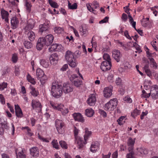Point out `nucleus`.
Wrapping results in <instances>:
<instances>
[{
	"instance_id": "nucleus-1",
	"label": "nucleus",
	"mask_w": 158,
	"mask_h": 158,
	"mask_svg": "<svg viewBox=\"0 0 158 158\" xmlns=\"http://www.w3.org/2000/svg\"><path fill=\"white\" fill-rule=\"evenodd\" d=\"M62 86L56 83H53L51 87V93L55 98H58L60 97L62 94Z\"/></svg>"
},
{
	"instance_id": "nucleus-2",
	"label": "nucleus",
	"mask_w": 158,
	"mask_h": 158,
	"mask_svg": "<svg viewBox=\"0 0 158 158\" xmlns=\"http://www.w3.org/2000/svg\"><path fill=\"white\" fill-rule=\"evenodd\" d=\"M65 57L69 65L72 68L76 67L77 64L74 57L73 53L70 51L68 50L65 53Z\"/></svg>"
},
{
	"instance_id": "nucleus-3",
	"label": "nucleus",
	"mask_w": 158,
	"mask_h": 158,
	"mask_svg": "<svg viewBox=\"0 0 158 158\" xmlns=\"http://www.w3.org/2000/svg\"><path fill=\"white\" fill-rule=\"evenodd\" d=\"M118 104L117 99L116 98L111 99L104 106L106 110L110 111L115 109Z\"/></svg>"
},
{
	"instance_id": "nucleus-4",
	"label": "nucleus",
	"mask_w": 158,
	"mask_h": 158,
	"mask_svg": "<svg viewBox=\"0 0 158 158\" xmlns=\"http://www.w3.org/2000/svg\"><path fill=\"white\" fill-rule=\"evenodd\" d=\"M74 131L76 139L75 142L77 143V147L79 149H81L84 147L85 143L84 142L82 138L78 136V130L75 127Z\"/></svg>"
},
{
	"instance_id": "nucleus-5",
	"label": "nucleus",
	"mask_w": 158,
	"mask_h": 158,
	"mask_svg": "<svg viewBox=\"0 0 158 158\" xmlns=\"http://www.w3.org/2000/svg\"><path fill=\"white\" fill-rule=\"evenodd\" d=\"M70 81L77 87H80L82 84V81L76 74L72 75L70 77Z\"/></svg>"
},
{
	"instance_id": "nucleus-6",
	"label": "nucleus",
	"mask_w": 158,
	"mask_h": 158,
	"mask_svg": "<svg viewBox=\"0 0 158 158\" xmlns=\"http://www.w3.org/2000/svg\"><path fill=\"white\" fill-rule=\"evenodd\" d=\"M150 94L153 99L158 98V86L156 85L152 86L151 88Z\"/></svg>"
},
{
	"instance_id": "nucleus-7",
	"label": "nucleus",
	"mask_w": 158,
	"mask_h": 158,
	"mask_svg": "<svg viewBox=\"0 0 158 158\" xmlns=\"http://www.w3.org/2000/svg\"><path fill=\"white\" fill-rule=\"evenodd\" d=\"M111 65V61H104L102 63L101 69L103 71L109 70L110 69Z\"/></svg>"
},
{
	"instance_id": "nucleus-8",
	"label": "nucleus",
	"mask_w": 158,
	"mask_h": 158,
	"mask_svg": "<svg viewBox=\"0 0 158 158\" xmlns=\"http://www.w3.org/2000/svg\"><path fill=\"white\" fill-rule=\"evenodd\" d=\"M55 126L58 133L62 134L63 132V127L64 126V123L62 121L56 119L55 122Z\"/></svg>"
},
{
	"instance_id": "nucleus-9",
	"label": "nucleus",
	"mask_w": 158,
	"mask_h": 158,
	"mask_svg": "<svg viewBox=\"0 0 158 158\" xmlns=\"http://www.w3.org/2000/svg\"><path fill=\"white\" fill-rule=\"evenodd\" d=\"M43 39L45 45L46 46H48L51 44L53 42L54 40V37L52 35L49 34L46 36L45 37H42Z\"/></svg>"
},
{
	"instance_id": "nucleus-10",
	"label": "nucleus",
	"mask_w": 158,
	"mask_h": 158,
	"mask_svg": "<svg viewBox=\"0 0 158 158\" xmlns=\"http://www.w3.org/2000/svg\"><path fill=\"white\" fill-rule=\"evenodd\" d=\"M62 90L65 94L69 93L72 92L73 88L72 86L69 83H64L62 87Z\"/></svg>"
},
{
	"instance_id": "nucleus-11",
	"label": "nucleus",
	"mask_w": 158,
	"mask_h": 158,
	"mask_svg": "<svg viewBox=\"0 0 158 158\" xmlns=\"http://www.w3.org/2000/svg\"><path fill=\"white\" fill-rule=\"evenodd\" d=\"M35 22L33 19H29L27 22L26 26L24 28L25 32H27L28 31H31L34 27Z\"/></svg>"
},
{
	"instance_id": "nucleus-12",
	"label": "nucleus",
	"mask_w": 158,
	"mask_h": 158,
	"mask_svg": "<svg viewBox=\"0 0 158 158\" xmlns=\"http://www.w3.org/2000/svg\"><path fill=\"white\" fill-rule=\"evenodd\" d=\"M96 100L95 95L94 94H91L89 96L87 101L88 104L91 106H94Z\"/></svg>"
},
{
	"instance_id": "nucleus-13",
	"label": "nucleus",
	"mask_w": 158,
	"mask_h": 158,
	"mask_svg": "<svg viewBox=\"0 0 158 158\" xmlns=\"http://www.w3.org/2000/svg\"><path fill=\"white\" fill-rule=\"evenodd\" d=\"M112 56L114 59L118 62L120 61V59L122 56L119 51L117 50H114L112 52Z\"/></svg>"
},
{
	"instance_id": "nucleus-14",
	"label": "nucleus",
	"mask_w": 158,
	"mask_h": 158,
	"mask_svg": "<svg viewBox=\"0 0 158 158\" xmlns=\"http://www.w3.org/2000/svg\"><path fill=\"white\" fill-rule=\"evenodd\" d=\"M112 87L105 88L103 92L104 96L107 98L110 97L112 94Z\"/></svg>"
},
{
	"instance_id": "nucleus-15",
	"label": "nucleus",
	"mask_w": 158,
	"mask_h": 158,
	"mask_svg": "<svg viewBox=\"0 0 158 158\" xmlns=\"http://www.w3.org/2000/svg\"><path fill=\"white\" fill-rule=\"evenodd\" d=\"M73 115L75 121L81 123H83L85 121V119L80 113H74Z\"/></svg>"
},
{
	"instance_id": "nucleus-16",
	"label": "nucleus",
	"mask_w": 158,
	"mask_h": 158,
	"mask_svg": "<svg viewBox=\"0 0 158 158\" xmlns=\"http://www.w3.org/2000/svg\"><path fill=\"white\" fill-rule=\"evenodd\" d=\"M48 24L44 23L43 24L40 25L39 26V32L43 35V33H44L45 31H48Z\"/></svg>"
},
{
	"instance_id": "nucleus-17",
	"label": "nucleus",
	"mask_w": 158,
	"mask_h": 158,
	"mask_svg": "<svg viewBox=\"0 0 158 158\" xmlns=\"http://www.w3.org/2000/svg\"><path fill=\"white\" fill-rule=\"evenodd\" d=\"M10 21L12 28L13 29H14L17 27L19 23L18 18L15 17H14L11 19Z\"/></svg>"
},
{
	"instance_id": "nucleus-18",
	"label": "nucleus",
	"mask_w": 158,
	"mask_h": 158,
	"mask_svg": "<svg viewBox=\"0 0 158 158\" xmlns=\"http://www.w3.org/2000/svg\"><path fill=\"white\" fill-rule=\"evenodd\" d=\"M31 106L32 107V110L35 109H41L42 106L41 103L38 101L35 100H33L31 101Z\"/></svg>"
},
{
	"instance_id": "nucleus-19",
	"label": "nucleus",
	"mask_w": 158,
	"mask_h": 158,
	"mask_svg": "<svg viewBox=\"0 0 158 158\" xmlns=\"http://www.w3.org/2000/svg\"><path fill=\"white\" fill-rule=\"evenodd\" d=\"M31 155L33 157H37L38 156L39 152L38 148L36 147H33L30 149Z\"/></svg>"
},
{
	"instance_id": "nucleus-20",
	"label": "nucleus",
	"mask_w": 158,
	"mask_h": 158,
	"mask_svg": "<svg viewBox=\"0 0 158 158\" xmlns=\"http://www.w3.org/2000/svg\"><path fill=\"white\" fill-rule=\"evenodd\" d=\"M44 45H45V43L42 37L39 38L37 43V49L38 50H40L42 49Z\"/></svg>"
},
{
	"instance_id": "nucleus-21",
	"label": "nucleus",
	"mask_w": 158,
	"mask_h": 158,
	"mask_svg": "<svg viewBox=\"0 0 158 158\" xmlns=\"http://www.w3.org/2000/svg\"><path fill=\"white\" fill-rule=\"evenodd\" d=\"M99 143L97 141L93 143L91 145L90 150L93 152H95L99 148Z\"/></svg>"
},
{
	"instance_id": "nucleus-22",
	"label": "nucleus",
	"mask_w": 158,
	"mask_h": 158,
	"mask_svg": "<svg viewBox=\"0 0 158 158\" xmlns=\"http://www.w3.org/2000/svg\"><path fill=\"white\" fill-rule=\"evenodd\" d=\"M1 14L2 19H5L6 22L8 23V15L9 13L7 11L4 10L2 9L1 11Z\"/></svg>"
},
{
	"instance_id": "nucleus-23",
	"label": "nucleus",
	"mask_w": 158,
	"mask_h": 158,
	"mask_svg": "<svg viewBox=\"0 0 158 158\" xmlns=\"http://www.w3.org/2000/svg\"><path fill=\"white\" fill-rule=\"evenodd\" d=\"M25 34H27V38L30 41H33L35 40V35L33 31H29L25 33Z\"/></svg>"
},
{
	"instance_id": "nucleus-24",
	"label": "nucleus",
	"mask_w": 158,
	"mask_h": 158,
	"mask_svg": "<svg viewBox=\"0 0 158 158\" xmlns=\"http://www.w3.org/2000/svg\"><path fill=\"white\" fill-rule=\"evenodd\" d=\"M58 59V55L56 53L52 54L49 58L51 63H52V62H54L56 64V63Z\"/></svg>"
},
{
	"instance_id": "nucleus-25",
	"label": "nucleus",
	"mask_w": 158,
	"mask_h": 158,
	"mask_svg": "<svg viewBox=\"0 0 158 158\" xmlns=\"http://www.w3.org/2000/svg\"><path fill=\"white\" fill-rule=\"evenodd\" d=\"M137 150L139 152V155L140 156L145 155L148 153V150L144 148H137Z\"/></svg>"
},
{
	"instance_id": "nucleus-26",
	"label": "nucleus",
	"mask_w": 158,
	"mask_h": 158,
	"mask_svg": "<svg viewBox=\"0 0 158 158\" xmlns=\"http://www.w3.org/2000/svg\"><path fill=\"white\" fill-rule=\"evenodd\" d=\"M128 150L129 152V153L127 154V158H129V156L131 157L133 156L134 154V146H128Z\"/></svg>"
},
{
	"instance_id": "nucleus-27",
	"label": "nucleus",
	"mask_w": 158,
	"mask_h": 158,
	"mask_svg": "<svg viewBox=\"0 0 158 158\" xmlns=\"http://www.w3.org/2000/svg\"><path fill=\"white\" fill-rule=\"evenodd\" d=\"M32 41H29L27 40H25L23 42V45L27 49L31 48L33 46Z\"/></svg>"
},
{
	"instance_id": "nucleus-28",
	"label": "nucleus",
	"mask_w": 158,
	"mask_h": 158,
	"mask_svg": "<svg viewBox=\"0 0 158 158\" xmlns=\"http://www.w3.org/2000/svg\"><path fill=\"white\" fill-rule=\"evenodd\" d=\"M85 134L84 136V138L85 141L84 142L85 143V144L86 143V141L88 139L89 137L91 135V132L88 131V128H86L85 129Z\"/></svg>"
},
{
	"instance_id": "nucleus-29",
	"label": "nucleus",
	"mask_w": 158,
	"mask_h": 158,
	"mask_svg": "<svg viewBox=\"0 0 158 158\" xmlns=\"http://www.w3.org/2000/svg\"><path fill=\"white\" fill-rule=\"evenodd\" d=\"M30 88L31 89L30 92L31 95L34 97H37L39 94L38 91L32 86H30Z\"/></svg>"
},
{
	"instance_id": "nucleus-30",
	"label": "nucleus",
	"mask_w": 158,
	"mask_h": 158,
	"mask_svg": "<svg viewBox=\"0 0 158 158\" xmlns=\"http://www.w3.org/2000/svg\"><path fill=\"white\" fill-rule=\"evenodd\" d=\"M85 115L88 117H91L94 114V111L91 108L85 110Z\"/></svg>"
},
{
	"instance_id": "nucleus-31",
	"label": "nucleus",
	"mask_w": 158,
	"mask_h": 158,
	"mask_svg": "<svg viewBox=\"0 0 158 158\" xmlns=\"http://www.w3.org/2000/svg\"><path fill=\"white\" fill-rule=\"evenodd\" d=\"M50 104L52 107L54 109L58 110H61V106H62V105L60 104L56 105L52 102H50Z\"/></svg>"
},
{
	"instance_id": "nucleus-32",
	"label": "nucleus",
	"mask_w": 158,
	"mask_h": 158,
	"mask_svg": "<svg viewBox=\"0 0 158 158\" xmlns=\"http://www.w3.org/2000/svg\"><path fill=\"white\" fill-rule=\"evenodd\" d=\"M40 63L43 67L47 68H48L49 65L48 61L44 59H41L40 60Z\"/></svg>"
},
{
	"instance_id": "nucleus-33",
	"label": "nucleus",
	"mask_w": 158,
	"mask_h": 158,
	"mask_svg": "<svg viewBox=\"0 0 158 158\" xmlns=\"http://www.w3.org/2000/svg\"><path fill=\"white\" fill-rule=\"evenodd\" d=\"M68 8L70 10L76 9L77 8V5L76 3H74L72 5L69 1H68Z\"/></svg>"
},
{
	"instance_id": "nucleus-34",
	"label": "nucleus",
	"mask_w": 158,
	"mask_h": 158,
	"mask_svg": "<svg viewBox=\"0 0 158 158\" xmlns=\"http://www.w3.org/2000/svg\"><path fill=\"white\" fill-rule=\"evenodd\" d=\"M44 74V72L40 69H38L36 70V75L37 78L41 77Z\"/></svg>"
},
{
	"instance_id": "nucleus-35",
	"label": "nucleus",
	"mask_w": 158,
	"mask_h": 158,
	"mask_svg": "<svg viewBox=\"0 0 158 158\" xmlns=\"http://www.w3.org/2000/svg\"><path fill=\"white\" fill-rule=\"evenodd\" d=\"M140 113V111L137 109H135L131 112V115L133 118H135L136 116L139 114Z\"/></svg>"
},
{
	"instance_id": "nucleus-36",
	"label": "nucleus",
	"mask_w": 158,
	"mask_h": 158,
	"mask_svg": "<svg viewBox=\"0 0 158 158\" xmlns=\"http://www.w3.org/2000/svg\"><path fill=\"white\" fill-rule=\"evenodd\" d=\"M48 2L50 5L54 8H58L59 6L57 3L55 2H53L52 0H48Z\"/></svg>"
},
{
	"instance_id": "nucleus-37",
	"label": "nucleus",
	"mask_w": 158,
	"mask_h": 158,
	"mask_svg": "<svg viewBox=\"0 0 158 158\" xmlns=\"http://www.w3.org/2000/svg\"><path fill=\"white\" fill-rule=\"evenodd\" d=\"M59 144L62 148L64 149L68 148V145L66 142L64 140L59 141Z\"/></svg>"
},
{
	"instance_id": "nucleus-38",
	"label": "nucleus",
	"mask_w": 158,
	"mask_h": 158,
	"mask_svg": "<svg viewBox=\"0 0 158 158\" xmlns=\"http://www.w3.org/2000/svg\"><path fill=\"white\" fill-rule=\"evenodd\" d=\"M27 78L28 81L32 84L35 85L36 83V82L35 81L34 78H32L29 74H28Z\"/></svg>"
},
{
	"instance_id": "nucleus-39",
	"label": "nucleus",
	"mask_w": 158,
	"mask_h": 158,
	"mask_svg": "<svg viewBox=\"0 0 158 158\" xmlns=\"http://www.w3.org/2000/svg\"><path fill=\"white\" fill-rule=\"evenodd\" d=\"M54 31L56 33L60 34L63 31L64 28L59 27H55Z\"/></svg>"
},
{
	"instance_id": "nucleus-40",
	"label": "nucleus",
	"mask_w": 158,
	"mask_h": 158,
	"mask_svg": "<svg viewBox=\"0 0 158 158\" xmlns=\"http://www.w3.org/2000/svg\"><path fill=\"white\" fill-rule=\"evenodd\" d=\"M25 6L26 7V10L28 12L30 13L31 11L32 5L31 3L26 1V2Z\"/></svg>"
},
{
	"instance_id": "nucleus-41",
	"label": "nucleus",
	"mask_w": 158,
	"mask_h": 158,
	"mask_svg": "<svg viewBox=\"0 0 158 158\" xmlns=\"http://www.w3.org/2000/svg\"><path fill=\"white\" fill-rule=\"evenodd\" d=\"M52 144L54 148L56 149H59L58 143L57 140H53L52 142Z\"/></svg>"
},
{
	"instance_id": "nucleus-42",
	"label": "nucleus",
	"mask_w": 158,
	"mask_h": 158,
	"mask_svg": "<svg viewBox=\"0 0 158 158\" xmlns=\"http://www.w3.org/2000/svg\"><path fill=\"white\" fill-rule=\"evenodd\" d=\"M38 78V79H40V80L41 84L43 85L45 83V82L47 80V77L45 74L42 76L41 77H39Z\"/></svg>"
},
{
	"instance_id": "nucleus-43",
	"label": "nucleus",
	"mask_w": 158,
	"mask_h": 158,
	"mask_svg": "<svg viewBox=\"0 0 158 158\" xmlns=\"http://www.w3.org/2000/svg\"><path fill=\"white\" fill-rule=\"evenodd\" d=\"M133 46L135 47L137 51H135V52L137 53L138 52L139 53H140L142 51L141 50V49L139 45L136 43L135 42L133 44Z\"/></svg>"
},
{
	"instance_id": "nucleus-44",
	"label": "nucleus",
	"mask_w": 158,
	"mask_h": 158,
	"mask_svg": "<svg viewBox=\"0 0 158 158\" xmlns=\"http://www.w3.org/2000/svg\"><path fill=\"white\" fill-rule=\"evenodd\" d=\"M10 70L9 68L7 67H5L2 71V76H5L7 73L10 72Z\"/></svg>"
},
{
	"instance_id": "nucleus-45",
	"label": "nucleus",
	"mask_w": 158,
	"mask_h": 158,
	"mask_svg": "<svg viewBox=\"0 0 158 158\" xmlns=\"http://www.w3.org/2000/svg\"><path fill=\"white\" fill-rule=\"evenodd\" d=\"M135 142V140L132 139L131 138H129L128 140L127 145L134 146Z\"/></svg>"
},
{
	"instance_id": "nucleus-46",
	"label": "nucleus",
	"mask_w": 158,
	"mask_h": 158,
	"mask_svg": "<svg viewBox=\"0 0 158 158\" xmlns=\"http://www.w3.org/2000/svg\"><path fill=\"white\" fill-rule=\"evenodd\" d=\"M142 97H143L145 98H149L151 95L150 92L148 94L144 90H143L142 91Z\"/></svg>"
},
{
	"instance_id": "nucleus-47",
	"label": "nucleus",
	"mask_w": 158,
	"mask_h": 158,
	"mask_svg": "<svg viewBox=\"0 0 158 158\" xmlns=\"http://www.w3.org/2000/svg\"><path fill=\"white\" fill-rule=\"evenodd\" d=\"M24 129H26L27 130V132L28 135L31 136L33 135V134L31 132V130L28 127H22V130Z\"/></svg>"
},
{
	"instance_id": "nucleus-48",
	"label": "nucleus",
	"mask_w": 158,
	"mask_h": 158,
	"mask_svg": "<svg viewBox=\"0 0 158 158\" xmlns=\"http://www.w3.org/2000/svg\"><path fill=\"white\" fill-rule=\"evenodd\" d=\"M19 156V158H25L26 155L24 154V151L22 150L21 151L19 152L17 156Z\"/></svg>"
},
{
	"instance_id": "nucleus-49",
	"label": "nucleus",
	"mask_w": 158,
	"mask_h": 158,
	"mask_svg": "<svg viewBox=\"0 0 158 158\" xmlns=\"http://www.w3.org/2000/svg\"><path fill=\"white\" fill-rule=\"evenodd\" d=\"M16 116L18 118H21L23 116V114L21 110L15 111Z\"/></svg>"
},
{
	"instance_id": "nucleus-50",
	"label": "nucleus",
	"mask_w": 158,
	"mask_h": 158,
	"mask_svg": "<svg viewBox=\"0 0 158 158\" xmlns=\"http://www.w3.org/2000/svg\"><path fill=\"white\" fill-rule=\"evenodd\" d=\"M86 6L88 10L91 12H93L95 11L94 9V7L92 6V4H87Z\"/></svg>"
},
{
	"instance_id": "nucleus-51",
	"label": "nucleus",
	"mask_w": 158,
	"mask_h": 158,
	"mask_svg": "<svg viewBox=\"0 0 158 158\" xmlns=\"http://www.w3.org/2000/svg\"><path fill=\"white\" fill-rule=\"evenodd\" d=\"M57 44H53L51 45V47L49 48L48 50L49 52H52L53 51H56Z\"/></svg>"
},
{
	"instance_id": "nucleus-52",
	"label": "nucleus",
	"mask_w": 158,
	"mask_h": 158,
	"mask_svg": "<svg viewBox=\"0 0 158 158\" xmlns=\"http://www.w3.org/2000/svg\"><path fill=\"white\" fill-rule=\"evenodd\" d=\"M104 60L106 61H111L110 57L109 55L107 53H104L103 56Z\"/></svg>"
},
{
	"instance_id": "nucleus-53",
	"label": "nucleus",
	"mask_w": 158,
	"mask_h": 158,
	"mask_svg": "<svg viewBox=\"0 0 158 158\" xmlns=\"http://www.w3.org/2000/svg\"><path fill=\"white\" fill-rule=\"evenodd\" d=\"M7 83L5 82L0 84V89L2 90H3L5 88L7 87Z\"/></svg>"
},
{
	"instance_id": "nucleus-54",
	"label": "nucleus",
	"mask_w": 158,
	"mask_h": 158,
	"mask_svg": "<svg viewBox=\"0 0 158 158\" xmlns=\"http://www.w3.org/2000/svg\"><path fill=\"white\" fill-rule=\"evenodd\" d=\"M63 47L61 44H56V51H61L63 50Z\"/></svg>"
},
{
	"instance_id": "nucleus-55",
	"label": "nucleus",
	"mask_w": 158,
	"mask_h": 158,
	"mask_svg": "<svg viewBox=\"0 0 158 158\" xmlns=\"http://www.w3.org/2000/svg\"><path fill=\"white\" fill-rule=\"evenodd\" d=\"M125 118V117H124V116H122L120 117L119 118V119H118L117 120V121L118 122V124L119 125H121L123 124V120Z\"/></svg>"
},
{
	"instance_id": "nucleus-56",
	"label": "nucleus",
	"mask_w": 158,
	"mask_h": 158,
	"mask_svg": "<svg viewBox=\"0 0 158 158\" xmlns=\"http://www.w3.org/2000/svg\"><path fill=\"white\" fill-rule=\"evenodd\" d=\"M92 6L94 7V9H96L99 7L98 2L96 1H94L92 4Z\"/></svg>"
},
{
	"instance_id": "nucleus-57",
	"label": "nucleus",
	"mask_w": 158,
	"mask_h": 158,
	"mask_svg": "<svg viewBox=\"0 0 158 158\" xmlns=\"http://www.w3.org/2000/svg\"><path fill=\"white\" fill-rule=\"evenodd\" d=\"M99 112L104 118L107 116V114L105 111L102 110H99Z\"/></svg>"
},
{
	"instance_id": "nucleus-58",
	"label": "nucleus",
	"mask_w": 158,
	"mask_h": 158,
	"mask_svg": "<svg viewBox=\"0 0 158 158\" xmlns=\"http://www.w3.org/2000/svg\"><path fill=\"white\" fill-rule=\"evenodd\" d=\"M18 60V57L16 54L13 55L12 57V60L13 62L15 63L17 62Z\"/></svg>"
},
{
	"instance_id": "nucleus-59",
	"label": "nucleus",
	"mask_w": 158,
	"mask_h": 158,
	"mask_svg": "<svg viewBox=\"0 0 158 158\" xmlns=\"http://www.w3.org/2000/svg\"><path fill=\"white\" fill-rule=\"evenodd\" d=\"M62 106L63 105L61 106V110L60 111L61 112L63 115H65L68 113L69 112V110L67 108L64 109H64L62 108Z\"/></svg>"
},
{
	"instance_id": "nucleus-60",
	"label": "nucleus",
	"mask_w": 158,
	"mask_h": 158,
	"mask_svg": "<svg viewBox=\"0 0 158 158\" xmlns=\"http://www.w3.org/2000/svg\"><path fill=\"white\" fill-rule=\"evenodd\" d=\"M115 83L117 85H121L122 83L121 79L119 77L117 78L115 80Z\"/></svg>"
},
{
	"instance_id": "nucleus-61",
	"label": "nucleus",
	"mask_w": 158,
	"mask_h": 158,
	"mask_svg": "<svg viewBox=\"0 0 158 158\" xmlns=\"http://www.w3.org/2000/svg\"><path fill=\"white\" fill-rule=\"evenodd\" d=\"M109 19V17L106 16L105 17L104 19H103L102 20H101L99 21V23L100 24L103 23H106L108 21V19Z\"/></svg>"
},
{
	"instance_id": "nucleus-62",
	"label": "nucleus",
	"mask_w": 158,
	"mask_h": 158,
	"mask_svg": "<svg viewBox=\"0 0 158 158\" xmlns=\"http://www.w3.org/2000/svg\"><path fill=\"white\" fill-rule=\"evenodd\" d=\"M122 19L124 22H126L127 19V15L125 13H123L122 15Z\"/></svg>"
},
{
	"instance_id": "nucleus-63",
	"label": "nucleus",
	"mask_w": 158,
	"mask_h": 158,
	"mask_svg": "<svg viewBox=\"0 0 158 158\" xmlns=\"http://www.w3.org/2000/svg\"><path fill=\"white\" fill-rule=\"evenodd\" d=\"M123 100L124 101H126L128 103H131L132 102V100L128 96L126 97L123 98Z\"/></svg>"
},
{
	"instance_id": "nucleus-64",
	"label": "nucleus",
	"mask_w": 158,
	"mask_h": 158,
	"mask_svg": "<svg viewBox=\"0 0 158 158\" xmlns=\"http://www.w3.org/2000/svg\"><path fill=\"white\" fill-rule=\"evenodd\" d=\"M68 66L67 64H64L62 67L60 69V70L62 71H65L68 68Z\"/></svg>"
}]
</instances>
